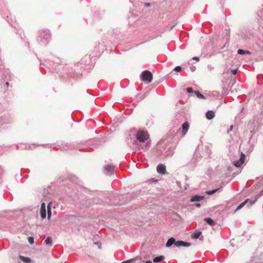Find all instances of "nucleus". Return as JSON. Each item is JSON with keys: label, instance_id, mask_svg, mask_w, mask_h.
<instances>
[{"label": "nucleus", "instance_id": "obj_12", "mask_svg": "<svg viewBox=\"0 0 263 263\" xmlns=\"http://www.w3.org/2000/svg\"><path fill=\"white\" fill-rule=\"evenodd\" d=\"M175 239L173 237L170 238L166 243V246L167 247H171L173 244H175Z\"/></svg>", "mask_w": 263, "mask_h": 263}, {"label": "nucleus", "instance_id": "obj_14", "mask_svg": "<svg viewBox=\"0 0 263 263\" xmlns=\"http://www.w3.org/2000/svg\"><path fill=\"white\" fill-rule=\"evenodd\" d=\"M164 259V256H159L155 257L153 261L155 263H157V262H159L162 261Z\"/></svg>", "mask_w": 263, "mask_h": 263}, {"label": "nucleus", "instance_id": "obj_8", "mask_svg": "<svg viewBox=\"0 0 263 263\" xmlns=\"http://www.w3.org/2000/svg\"><path fill=\"white\" fill-rule=\"evenodd\" d=\"M182 135L184 136L189 129V123L187 122H184L182 124Z\"/></svg>", "mask_w": 263, "mask_h": 263}, {"label": "nucleus", "instance_id": "obj_34", "mask_svg": "<svg viewBox=\"0 0 263 263\" xmlns=\"http://www.w3.org/2000/svg\"><path fill=\"white\" fill-rule=\"evenodd\" d=\"M262 194H263V191H262Z\"/></svg>", "mask_w": 263, "mask_h": 263}, {"label": "nucleus", "instance_id": "obj_16", "mask_svg": "<svg viewBox=\"0 0 263 263\" xmlns=\"http://www.w3.org/2000/svg\"><path fill=\"white\" fill-rule=\"evenodd\" d=\"M50 203H49L47 206V217L48 219H50L51 216V210L50 208Z\"/></svg>", "mask_w": 263, "mask_h": 263}, {"label": "nucleus", "instance_id": "obj_20", "mask_svg": "<svg viewBox=\"0 0 263 263\" xmlns=\"http://www.w3.org/2000/svg\"><path fill=\"white\" fill-rule=\"evenodd\" d=\"M182 241H181V240H179V241H175V246H176L177 247L182 246Z\"/></svg>", "mask_w": 263, "mask_h": 263}, {"label": "nucleus", "instance_id": "obj_1", "mask_svg": "<svg viewBox=\"0 0 263 263\" xmlns=\"http://www.w3.org/2000/svg\"><path fill=\"white\" fill-rule=\"evenodd\" d=\"M141 78L143 81L146 82L147 83H151L153 79L152 73L147 70L142 72Z\"/></svg>", "mask_w": 263, "mask_h": 263}, {"label": "nucleus", "instance_id": "obj_32", "mask_svg": "<svg viewBox=\"0 0 263 263\" xmlns=\"http://www.w3.org/2000/svg\"><path fill=\"white\" fill-rule=\"evenodd\" d=\"M196 206H197V207H199V206H200V203H198V204H196Z\"/></svg>", "mask_w": 263, "mask_h": 263}, {"label": "nucleus", "instance_id": "obj_30", "mask_svg": "<svg viewBox=\"0 0 263 263\" xmlns=\"http://www.w3.org/2000/svg\"><path fill=\"white\" fill-rule=\"evenodd\" d=\"M6 85H7V86H9V82H6Z\"/></svg>", "mask_w": 263, "mask_h": 263}, {"label": "nucleus", "instance_id": "obj_13", "mask_svg": "<svg viewBox=\"0 0 263 263\" xmlns=\"http://www.w3.org/2000/svg\"><path fill=\"white\" fill-rule=\"evenodd\" d=\"M20 259L26 262V263H30L31 262V259L29 257H24L23 256H20Z\"/></svg>", "mask_w": 263, "mask_h": 263}, {"label": "nucleus", "instance_id": "obj_15", "mask_svg": "<svg viewBox=\"0 0 263 263\" xmlns=\"http://www.w3.org/2000/svg\"><path fill=\"white\" fill-rule=\"evenodd\" d=\"M237 53L239 54H251V52L248 50L238 49L237 50Z\"/></svg>", "mask_w": 263, "mask_h": 263}, {"label": "nucleus", "instance_id": "obj_21", "mask_svg": "<svg viewBox=\"0 0 263 263\" xmlns=\"http://www.w3.org/2000/svg\"><path fill=\"white\" fill-rule=\"evenodd\" d=\"M218 190V189H216V190H214L213 191H208L206 192V194L209 195H211L214 194L215 193H216Z\"/></svg>", "mask_w": 263, "mask_h": 263}, {"label": "nucleus", "instance_id": "obj_33", "mask_svg": "<svg viewBox=\"0 0 263 263\" xmlns=\"http://www.w3.org/2000/svg\"><path fill=\"white\" fill-rule=\"evenodd\" d=\"M146 263H152V262L151 261H149H149H147L146 262Z\"/></svg>", "mask_w": 263, "mask_h": 263}, {"label": "nucleus", "instance_id": "obj_24", "mask_svg": "<svg viewBox=\"0 0 263 263\" xmlns=\"http://www.w3.org/2000/svg\"><path fill=\"white\" fill-rule=\"evenodd\" d=\"M28 241L30 243L32 244L34 242V238L32 237H29L28 238Z\"/></svg>", "mask_w": 263, "mask_h": 263}, {"label": "nucleus", "instance_id": "obj_28", "mask_svg": "<svg viewBox=\"0 0 263 263\" xmlns=\"http://www.w3.org/2000/svg\"><path fill=\"white\" fill-rule=\"evenodd\" d=\"M132 260L123 261L122 263H130Z\"/></svg>", "mask_w": 263, "mask_h": 263}, {"label": "nucleus", "instance_id": "obj_9", "mask_svg": "<svg viewBox=\"0 0 263 263\" xmlns=\"http://www.w3.org/2000/svg\"><path fill=\"white\" fill-rule=\"evenodd\" d=\"M215 116V113L212 110H209L206 113V117L209 120L212 119Z\"/></svg>", "mask_w": 263, "mask_h": 263}, {"label": "nucleus", "instance_id": "obj_31", "mask_svg": "<svg viewBox=\"0 0 263 263\" xmlns=\"http://www.w3.org/2000/svg\"><path fill=\"white\" fill-rule=\"evenodd\" d=\"M233 127V125H231V127H230V130H232Z\"/></svg>", "mask_w": 263, "mask_h": 263}, {"label": "nucleus", "instance_id": "obj_3", "mask_svg": "<svg viewBox=\"0 0 263 263\" xmlns=\"http://www.w3.org/2000/svg\"><path fill=\"white\" fill-rule=\"evenodd\" d=\"M257 198H255V199L253 200H251L249 199H246L244 202L241 203L236 209V211L240 210L241 208H242L245 204H248L249 205H252L253 203H255V202L256 201Z\"/></svg>", "mask_w": 263, "mask_h": 263}, {"label": "nucleus", "instance_id": "obj_2", "mask_svg": "<svg viewBox=\"0 0 263 263\" xmlns=\"http://www.w3.org/2000/svg\"><path fill=\"white\" fill-rule=\"evenodd\" d=\"M137 138L141 142H144L149 138V135L144 131H138L137 133Z\"/></svg>", "mask_w": 263, "mask_h": 263}, {"label": "nucleus", "instance_id": "obj_22", "mask_svg": "<svg viewBox=\"0 0 263 263\" xmlns=\"http://www.w3.org/2000/svg\"><path fill=\"white\" fill-rule=\"evenodd\" d=\"M191 243L184 242L182 241V246L187 247L191 246Z\"/></svg>", "mask_w": 263, "mask_h": 263}, {"label": "nucleus", "instance_id": "obj_25", "mask_svg": "<svg viewBox=\"0 0 263 263\" xmlns=\"http://www.w3.org/2000/svg\"><path fill=\"white\" fill-rule=\"evenodd\" d=\"M186 90L187 91L189 92V93H191V92H193V88H191V87H189L186 89Z\"/></svg>", "mask_w": 263, "mask_h": 263}, {"label": "nucleus", "instance_id": "obj_19", "mask_svg": "<svg viewBox=\"0 0 263 263\" xmlns=\"http://www.w3.org/2000/svg\"><path fill=\"white\" fill-rule=\"evenodd\" d=\"M45 242L46 245H51L52 243V239L48 237L46 239Z\"/></svg>", "mask_w": 263, "mask_h": 263}, {"label": "nucleus", "instance_id": "obj_5", "mask_svg": "<svg viewBox=\"0 0 263 263\" xmlns=\"http://www.w3.org/2000/svg\"><path fill=\"white\" fill-rule=\"evenodd\" d=\"M157 171L158 173L164 175L166 173V168L164 165L159 164L157 167Z\"/></svg>", "mask_w": 263, "mask_h": 263}, {"label": "nucleus", "instance_id": "obj_29", "mask_svg": "<svg viewBox=\"0 0 263 263\" xmlns=\"http://www.w3.org/2000/svg\"><path fill=\"white\" fill-rule=\"evenodd\" d=\"M149 5H150V4H149V3H146V4H145V6H146V7H148V6H149Z\"/></svg>", "mask_w": 263, "mask_h": 263}, {"label": "nucleus", "instance_id": "obj_4", "mask_svg": "<svg viewBox=\"0 0 263 263\" xmlns=\"http://www.w3.org/2000/svg\"><path fill=\"white\" fill-rule=\"evenodd\" d=\"M245 155L243 153H241L240 159L238 161H236L234 162L233 164L238 167L240 166L245 162Z\"/></svg>", "mask_w": 263, "mask_h": 263}, {"label": "nucleus", "instance_id": "obj_26", "mask_svg": "<svg viewBox=\"0 0 263 263\" xmlns=\"http://www.w3.org/2000/svg\"><path fill=\"white\" fill-rule=\"evenodd\" d=\"M237 71H238V70H237V69H235V70H232V73L233 74L235 75V74H236V73H237Z\"/></svg>", "mask_w": 263, "mask_h": 263}, {"label": "nucleus", "instance_id": "obj_7", "mask_svg": "<svg viewBox=\"0 0 263 263\" xmlns=\"http://www.w3.org/2000/svg\"><path fill=\"white\" fill-rule=\"evenodd\" d=\"M40 213L42 218L44 219L46 216V211L45 203H42L41 204Z\"/></svg>", "mask_w": 263, "mask_h": 263}, {"label": "nucleus", "instance_id": "obj_17", "mask_svg": "<svg viewBox=\"0 0 263 263\" xmlns=\"http://www.w3.org/2000/svg\"><path fill=\"white\" fill-rule=\"evenodd\" d=\"M194 93L198 98L205 99V97L199 91H195Z\"/></svg>", "mask_w": 263, "mask_h": 263}, {"label": "nucleus", "instance_id": "obj_11", "mask_svg": "<svg viewBox=\"0 0 263 263\" xmlns=\"http://www.w3.org/2000/svg\"><path fill=\"white\" fill-rule=\"evenodd\" d=\"M204 221L211 226H213L215 224V222L214 221V220L209 217L205 218L204 219Z\"/></svg>", "mask_w": 263, "mask_h": 263}, {"label": "nucleus", "instance_id": "obj_27", "mask_svg": "<svg viewBox=\"0 0 263 263\" xmlns=\"http://www.w3.org/2000/svg\"><path fill=\"white\" fill-rule=\"evenodd\" d=\"M193 60L197 61H199V58L197 57H194L193 58Z\"/></svg>", "mask_w": 263, "mask_h": 263}, {"label": "nucleus", "instance_id": "obj_10", "mask_svg": "<svg viewBox=\"0 0 263 263\" xmlns=\"http://www.w3.org/2000/svg\"><path fill=\"white\" fill-rule=\"evenodd\" d=\"M203 197L202 196L195 195V196L192 197L190 201L191 202L198 201H200V200L203 199Z\"/></svg>", "mask_w": 263, "mask_h": 263}, {"label": "nucleus", "instance_id": "obj_6", "mask_svg": "<svg viewBox=\"0 0 263 263\" xmlns=\"http://www.w3.org/2000/svg\"><path fill=\"white\" fill-rule=\"evenodd\" d=\"M104 168H105V173L107 175H108V174H111L113 173L114 169H115V167L112 165L108 164V165H106L105 166Z\"/></svg>", "mask_w": 263, "mask_h": 263}, {"label": "nucleus", "instance_id": "obj_18", "mask_svg": "<svg viewBox=\"0 0 263 263\" xmlns=\"http://www.w3.org/2000/svg\"><path fill=\"white\" fill-rule=\"evenodd\" d=\"M201 232H198L197 233H195L193 234L192 238L194 239H197L201 235Z\"/></svg>", "mask_w": 263, "mask_h": 263}, {"label": "nucleus", "instance_id": "obj_23", "mask_svg": "<svg viewBox=\"0 0 263 263\" xmlns=\"http://www.w3.org/2000/svg\"><path fill=\"white\" fill-rule=\"evenodd\" d=\"M181 69L182 68L180 66H177L174 68V70L176 72H178L181 70Z\"/></svg>", "mask_w": 263, "mask_h": 263}]
</instances>
